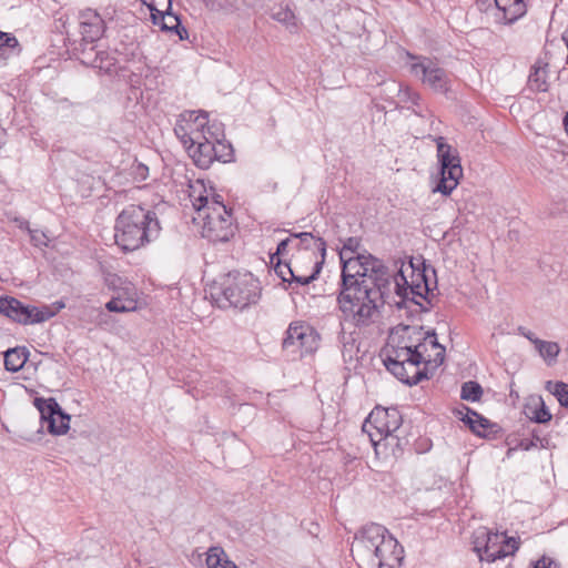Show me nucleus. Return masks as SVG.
I'll list each match as a JSON object with an SVG mask.
<instances>
[{
	"label": "nucleus",
	"instance_id": "1",
	"mask_svg": "<svg viewBox=\"0 0 568 568\" xmlns=\"http://www.w3.org/2000/svg\"><path fill=\"white\" fill-rule=\"evenodd\" d=\"M342 263L338 310L355 327H367L385 304H390L392 273L384 262L374 255L357 254Z\"/></svg>",
	"mask_w": 568,
	"mask_h": 568
},
{
	"label": "nucleus",
	"instance_id": "2",
	"mask_svg": "<svg viewBox=\"0 0 568 568\" xmlns=\"http://www.w3.org/2000/svg\"><path fill=\"white\" fill-rule=\"evenodd\" d=\"M352 552L367 568H399L404 559V548L378 524L366 525L355 535Z\"/></svg>",
	"mask_w": 568,
	"mask_h": 568
},
{
	"label": "nucleus",
	"instance_id": "3",
	"mask_svg": "<svg viewBox=\"0 0 568 568\" xmlns=\"http://www.w3.org/2000/svg\"><path fill=\"white\" fill-rule=\"evenodd\" d=\"M160 232L161 224L154 211L131 204L115 219L114 242L123 253L133 252L156 240Z\"/></svg>",
	"mask_w": 568,
	"mask_h": 568
},
{
	"label": "nucleus",
	"instance_id": "4",
	"mask_svg": "<svg viewBox=\"0 0 568 568\" xmlns=\"http://www.w3.org/2000/svg\"><path fill=\"white\" fill-rule=\"evenodd\" d=\"M210 295L220 306L244 310L260 300V282L251 273L231 272L213 283Z\"/></svg>",
	"mask_w": 568,
	"mask_h": 568
},
{
	"label": "nucleus",
	"instance_id": "5",
	"mask_svg": "<svg viewBox=\"0 0 568 568\" xmlns=\"http://www.w3.org/2000/svg\"><path fill=\"white\" fill-rule=\"evenodd\" d=\"M414 276L420 277V283H415L413 286L404 287L396 284V295L399 301H395L397 308L406 307L408 302L419 306L420 312H429L433 307L430 297L434 296V291L437 290L436 271L433 266L426 265L423 262L422 268H415L413 263L407 267Z\"/></svg>",
	"mask_w": 568,
	"mask_h": 568
},
{
	"label": "nucleus",
	"instance_id": "6",
	"mask_svg": "<svg viewBox=\"0 0 568 568\" xmlns=\"http://www.w3.org/2000/svg\"><path fill=\"white\" fill-rule=\"evenodd\" d=\"M440 179L434 191L449 195L463 178L459 153L443 136L436 139Z\"/></svg>",
	"mask_w": 568,
	"mask_h": 568
},
{
	"label": "nucleus",
	"instance_id": "7",
	"mask_svg": "<svg viewBox=\"0 0 568 568\" xmlns=\"http://www.w3.org/2000/svg\"><path fill=\"white\" fill-rule=\"evenodd\" d=\"M422 335L423 326L397 325L392 328L382 356L392 355L395 358H404L410 354H425L426 348Z\"/></svg>",
	"mask_w": 568,
	"mask_h": 568
},
{
	"label": "nucleus",
	"instance_id": "8",
	"mask_svg": "<svg viewBox=\"0 0 568 568\" xmlns=\"http://www.w3.org/2000/svg\"><path fill=\"white\" fill-rule=\"evenodd\" d=\"M0 314L20 325L40 324L55 316V312L48 305H27L9 295L0 296Z\"/></svg>",
	"mask_w": 568,
	"mask_h": 568
},
{
	"label": "nucleus",
	"instance_id": "9",
	"mask_svg": "<svg viewBox=\"0 0 568 568\" xmlns=\"http://www.w3.org/2000/svg\"><path fill=\"white\" fill-rule=\"evenodd\" d=\"M425 362V354L416 353L405 356L404 358H395L392 355L383 357L386 369L402 383L414 386L424 379H429L427 367L419 368Z\"/></svg>",
	"mask_w": 568,
	"mask_h": 568
},
{
	"label": "nucleus",
	"instance_id": "10",
	"mask_svg": "<svg viewBox=\"0 0 568 568\" xmlns=\"http://www.w3.org/2000/svg\"><path fill=\"white\" fill-rule=\"evenodd\" d=\"M416 60L410 63V73L420 79L422 82L432 89L436 93L447 94L452 89L450 74L438 65L436 61H433L426 57H413Z\"/></svg>",
	"mask_w": 568,
	"mask_h": 568
},
{
	"label": "nucleus",
	"instance_id": "11",
	"mask_svg": "<svg viewBox=\"0 0 568 568\" xmlns=\"http://www.w3.org/2000/svg\"><path fill=\"white\" fill-rule=\"evenodd\" d=\"M320 339V334L314 327L303 322H293L285 332L282 347L291 354L298 353L300 357H303L318 348Z\"/></svg>",
	"mask_w": 568,
	"mask_h": 568
},
{
	"label": "nucleus",
	"instance_id": "12",
	"mask_svg": "<svg viewBox=\"0 0 568 568\" xmlns=\"http://www.w3.org/2000/svg\"><path fill=\"white\" fill-rule=\"evenodd\" d=\"M210 141L194 140L186 146V151L194 164L202 170L209 169L215 161L230 163L234 161V149L231 143H217L215 146Z\"/></svg>",
	"mask_w": 568,
	"mask_h": 568
},
{
	"label": "nucleus",
	"instance_id": "13",
	"mask_svg": "<svg viewBox=\"0 0 568 568\" xmlns=\"http://www.w3.org/2000/svg\"><path fill=\"white\" fill-rule=\"evenodd\" d=\"M203 235L211 242L224 243L234 235L232 210L225 205L215 204L214 211L203 215Z\"/></svg>",
	"mask_w": 568,
	"mask_h": 568
},
{
	"label": "nucleus",
	"instance_id": "14",
	"mask_svg": "<svg viewBox=\"0 0 568 568\" xmlns=\"http://www.w3.org/2000/svg\"><path fill=\"white\" fill-rule=\"evenodd\" d=\"M33 405L40 412L41 420L47 423V428L50 434L63 435L69 430L70 415L63 412L53 397H36Z\"/></svg>",
	"mask_w": 568,
	"mask_h": 568
},
{
	"label": "nucleus",
	"instance_id": "15",
	"mask_svg": "<svg viewBox=\"0 0 568 568\" xmlns=\"http://www.w3.org/2000/svg\"><path fill=\"white\" fill-rule=\"evenodd\" d=\"M403 424V416L398 408L389 407V408H379L376 407L371 412L368 417L365 419L363 424V432L369 435L371 428H374L376 433L375 437H382L392 433H396L399 430Z\"/></svg>",
	"mask_w": 568,
	"mask_h": 568
},
{
	"label": "nucleus",
	"instance_id": "16",
	"mask_svg": "<svg viewBox=\"0 0 568 568\" xmlns=\"http://www.w3.org/2000/svg\"><path fill=\"white\" fill-rule=\"evenodd\" d=\"M74 30H71L78 41L95 43L105 31V22L102 17L92 9H85L78 13Z\"/></svg>",
	"mask_w": 568,
	"mask_h": 568
},
{
	"label": "nucleus",
	"instance_id": "17",
	"mask_svg": "<svg viewBox=\"0 0 568 568\" xmlns=\"http://www.w3.org/2000/svg\"><path fill=\"white\" fill-rule=\"evenodd\" d=\"M463 409L467 413L460 417V420L475 435L487 439H496L500 436L503 429L497 423L489 420L467 406H463Z\"/></svg>",
	"mask_w": 568,
	"mask_h": 568
},
{
	"label": "nucleus",
	"instance_id": "18",
	"mask_svg": "<svg viewBox=\"0 0 568 568\" xmlns=\"http://www.w3.org/2000/svg\"><path fill=\"white\" fill-rule=\"evenodd\" d=\"M71 23L63 24L69 49L82 64L94 68L99 54L97 45L87 41H78L75 34L71 31Z\"/></svg>",
	"mask_w": 568,
	"mask_h": 568
},
{
	"label": "nucleus",
	"instance_id": "19",
	"mask_svg": "<svg viewBox=\"0 0 568 568\" xmlns=\"http://www.w3.org/2000/svg\"><path fill=\"white\" fill-rule=\"evenodd\" d=\"M369 439L374 446L376 455H383L384 458H400L405 452L406 446L408 445V440L400 438L396 433H392L378 438H375L374 433H369Z\"/></svg>",
	"mask_w": 568,
	"mask_h": 568
},
{
	"label": "nucleus",
	"instance_id": "20",
	"mask_svg": "<svg viewBox=\"0 0 568 568\" xmlns=\"http://www.w3.org/2000/svg\"><path fill=\"white\" fill-rule=\"evenodd\" d=\"M209 114L205 111H197V123L195 132L199 133L197 138L202 141L213 142L215 146L217 143H230L225 140L224 124L219 121L210 122Z\"/></svg>",
	"mask_w": 568,
	"mask_h": 568
},
{
	"label": "nucleus",
	"instance_id": "21",
	"mask_svg": "<svg viewBox=\"0 0 568 568\" xmlns=\"http://www.w3.org/2000/svg\"><path fill=\"white\" fill-rule=\"evenodd\" d=\"M150 13L152 23L159 26L162 31L174 32L181 40L187 38V30L182 27L178 14L168 10L150 11Z\"/></svg>",
	"mask_w": 568,
	"mask_h": 568
},
{
	"label": "nucleus",
	"instance_id": "22",
	"mask_svg": "<svg viewBox=\"0 0 568 568\" xmlns=\"http://www.w3.org/2000/svg\"><path fill=\"white\" fill-rule=\"evenodd\" d=\"M181 118L182 119L179 120L174 126V133L186 149L189 144L194 143L195 139H199V133L195 132L197 111H187L181 114Z\"/></svg>",
	"mask_w": 568,
	"mask_h": 568
},
{
	"label": "nucleus",
	"instance_id": "23",
	"mask_svg": "<svg viewBox=\"0 0 568 568\" xmlns=\"http://www.w3.org/2000/svg\"><path fill=\"white\" fill-rule=\"evenodd\" d=\"M548 67L549 64L541 59H538L531 67L527 80L526 89L532 93L547 92L549 89L548 82Z\"/></svg>",
	"mask_w": 568,
	"mask_h": 568
},
{
	"label": "nucleus",
	"instance_id": "24",
	"mask_svg": "<svg viewBox=\"0 0 568 568\" xmlns=\"http://www.w3.org/2000/svg\"><path fill=\"white\" fill-rule=\"evenodd\" d=\"M493 2L501 12V17L499 19L505 23H513L517 21L527 11V6L524 0H493Z\"/></svg>",
	"mask_w": 568,
	"mask_h": 568
},
{
	"label": "nucleus",
	"instance_id": "25",
	"mask_svg": "<svg viewBox=\"0 0 568 568\" xmlns=\"http://www.w3.org/2000/svg\"><path fill=\"white\" fill-rule=\"evenodd\" d=\"M326 247H327L326 241L323 237H318L316 240V251L320 253L321 260L316 261L314 263L313 272L308 276L295 275L293 272L290 277V283H296V284L304 286V285H308L310 283L314 282L318 277V275L323 268V265L325 263Z\"/></svg>",
	"mask_w": 568,
	"mask_h": 568
},
{
	"label": "nucleus",
	"instance_id": "26",
	"mask_svg": "<svg viewBox=\"0 0 568 568\" xmlns=\"http://www.w3.org/2000/svg\"><path fill=\"white\" fill-rule=\"evenodd\" d=\"M474 550L477 552L479 559L487 562H494L497 559H500L501 550L490 551L487 548V544H489V538L487 539V528H479L474 534Z\"/></svg>",
	"mask_w": 568,
	"mask_h": 568
},
{
	"label": "nucleus",
	"instance_id": "27",
	"mask_svg": "<svg viewBox=\"0 0 568 568\" xmlns=\"http://www.w3.org/2000/svg\"><path fill=\"white\" fill-rule=\"evenodd\" d=\"M342 315H344L342 313ZM345 316L339 320V331L337 335V343L341 347V353L345 362L352 361L357 352L355 332L347 333L344 327Z\"/></svg>",
	"mask_w": 568,
	"mask_h": 568
},
{
	"label": "nucleus",
	"instance_id": "28",
	"mask_svg": "<svg viewBox=\"0 0 568 568\" xmlns=\"http://www.w3.org/2000/svg\"><path fill=\"white\" fill-rule=\"evenodd\" d=\"M29 357L27 347L9 348L4 353V368L8 372L17 373L23 368Z\"/></svg>",
	"mask_w": 568,
	"mask_h": 568
},
{
	"label": "nucleus",
	"instance_id": "29",
	"mask_svg": "<svg viewBox=\"0 0 568 568\" xmlns=\"http://www.w3.org/2000/svg\"><path fill=\"white\" fill-rule=\"evenodd\" d=\"M392 91H397L398 97L404 102H410L413 108L412 111L419 116H423L424 108L422 105V98L418 92L414 91L409 87H403L400 83L392 82Z\"/></svg>",
	"mask_w": 568,
	"mask_h": 568
},
{
	"label": "nucleus",
	"instance_id": "30",
	"mask_svg": "<svg viewBox=\"0 0 568 568\" xmlns=\"http://www.w3.org/2000/svg\"><path fill=\"white\" fill-rule=\"evenodd\" d=\"M190 197L193 207L199 216L203 219V215L209 212V197L204 194L206 192L205 186L197 181L195 185H190Z\"/></svg>",
	"mask_w": 568,
	"mask_h": 568
},
{
	"label": "nucleus",
	"instance_id": "31",
	"mask_svg": "<svg viewBox=\"0 0 568 568\" xmlns=\"http://www.w3.org/2000/svg\"><path fill=\"white\" fill-rule=\"evenodd\" d=\"M528 418L537 424H547L551 420L552 415L546 406L544 399L538 397L535 405H528L526 407Z\"/></svg>",
	"mask_w": 568,
	"mask_h": 568
},
{
	"label": "nucleus",
	"instance_id": "32",
	"mask_svg": "<svg viewBox=\"0 0 568 568\" xmlns=\"http://www.w3.org/2000/svg\"><path fill=\"white\" fill-rule=\"evenodd\" d=\"M20 51L18 39L12 33L0 30V60L4 61L13 54H19Z\"/></svg>",
	"mask_w": 568,
	"mask_h": 568
},
{
	"label": "nucleus",
	"instance_id": "33",
	"mask_svg": "<svg viewBox=\"0 0 568 568\" xmlns=\"http://www.w3.org/2000/svg\"><path fill=\"white\" fill-rule=\"evenodd\" d=\"M207 568H239L233 561L226 558L221 547H211L206 556Z\"/></svg>",
	"mask_w": 568,
	"mask_h": 568
},
{
	"label": "nucleus",
	"instance_id": "34",
	"mask_svg": "<svg viewBox=\"0 0 568 568\" xmlns=\"http://www.w3.org/2000/svg\"><path fill=\"white\" fill-rule=\"evenodd\" d=\"M535 347L548 365L556 363L560 347L556 342L536 341Z\"/></svg>",
	"mask_w": 568,
	"mask_h": 568
},
{
	"label": "nucleus",
	"instance_id": "35",
	"mask_svg": "<svg viewBox=\"0 0 568 568\" xmlns=\"http://www.w3.org/2000/svg\"><path fill=\"white\" fill-rule=\"evenodd\" d=\"M105 308L112 313H128L136 308V301L132 297L123 298L119 294L105 304Z\"/></svg>",
	"mask_w": 568,
	"mask_h": 568
},
{
	"label": "nucleus",
	"instance_id": "36",
	"mask_svg": "<svg viewBox=\"0 0 568 568\" xmlns=\"http://www.w3.org/2000/svg\"><path fill=\"white\" fill-rule=\"evenodd\" d=\"M545 388L558 399L560 406L568 409V384L560 381H548Z\"/></svg>",
	"mask_w": 568,
	"mask_h": 568
},
{
	"label": "nucleus",
	"instance_id": "37",
	"mask_svg": "<svg viewBox=\"0 0 568 568\" xmlns=\"http://www.w3.org/2000/svg\"><path fill=\"white\" fill-rule=\"evenodd\" d=\"M483 396V387L478 382L468 381L462 385L460 398L468 402H478Z\"/></svg>",
	"mask_w": 568,
	"mask_h": 568
},
{
	"label": "nucleus",
	"instance_id": "38",
	"mask_svg": "<svg viewBox=\"0 0 568 568\" xmlns=\"http://www.w3.org/2000/svg\"><path fill=\"white\" fill-rule=\"evenodd\" d=\"M116 58L114 54L108 51H99L94 68L103 71L104 73L111 74L115 72Z\"/></svg>",
	"mask_w": 568,
	"mask_h": 568
},
{
	"label": "nucleus",
	"instance_id": "39",
	"mask_svg": "<svg viewBox=\"0 0 568 568\" xmlns=\"http://www.w3.org/2000/svg\"><path fill=\"white\" fill-rule=\"evenodd\" d=\"M489 538V544H487V548H489L490 551L501 550L500 559L505 558L507 556V550L505 549V546L501 545V539L504 538V532H494L489 529H487V539Z\"/></svg>",
	"mask_w": 568,
	"mask_h": 568
},
{
	"label": "nucleus",
	"instance_id": "40",
	"mask_svg": "<svg viewBox=\"0 0 568 568\" xmlns=\"http://www.w3.org/2000/svg\"><path fill=\"white\" fill-rule=\"evenodd\" d=\"M410 273H413L410 271ZM415 283H420V277H417V276H414V274H412V280L410 281H407L406 276H405V271L402 268L398 270V272L394 275L392 274V285L394 284V290L396 291V284H398L399 286L402 284H404L403 286L404 287H408V286H413Z\"/></svg>",
	"mask_w": 568,
	"mask_h": 568
},
{
	"label": "nucleus",
	"instance_id": "41",
	"mask_svg": "<svg viewBox=\"0 0 568 568\" xmlns=\"http://www.w3.org/2000/svg\"><path fill=\"white\" fill-rule=\"evenodd\" d=\"M150 11L168 10L172 11V0H141Z\"/></svg>",
	"mask_w": 568,
	"mask_h": 568
},
{
	"label": "nucleus",
	"instance_id": "42",
	"mask_svg": "<svg viewBox=\"0 0 568 568\" xmlns=\"http://www.w3.org/2000/svg\"><path fill=\"white\" fill-rule=\"evenodd\" d=\"M274 271L277 274V276L282 278L283 282L290 283V278L287 276L288 275L291 276L293 273V270L291 268L290 263L282 262L281 258H277Z\"/></svg>",
	"mask_w": 568,
	"mask_h": 568
},
{
	"label": "nucleus",
	"instance_id": "43",
	"mask_svg": "<svg viewBox=\"0 0 568 568\" xmlns=\"http://www.w3.org/2000/svg\"><path fill=\"white\" fill-rule=\"evenodd\" d=\"M131 175L135 181L142 182L149 176V168L141 162H136L131 166Z\"/></svg>",
	"mask_w": 568,
	"mask_h": 568
},
{
	"label": "nucleus",
	"instance_id": "44",
	"mask_svg": "<svg viewBox=\"0 0 568 568\" xmlns=\"http://www.w3.org/2000/svg\"><path fill=\"white\" fill-rule=\"evenodd\" d=\"M445 353H446V348L440 347V349L437 351V353L435 354V356L433 358L425 357L424 364H425V367H427V372L429 371V368L436 369L444 363Z\"/></svg>",
	"mask_w": 568,
	"mask_h": 568
},
{
	"label": "nucleus",
	"instance_id": "45",
	"mask_svg": "<svg viewBox=\"0 0 568 568\" xmlns=\"http://www.w3.org/2000/svg\"><path fill=\"white\" fill-rule=\"evenodd\" d=\"M422 338H423V343H425V348L427 349L426 345L427 343L435 349L439 351L440 347H444L437 339V334L435 332V329H429V331H426L424 332L423 331V335H422Z\"/></svg>",
	"mask_w": 568,
	"mask_h": 568
},
{
	"label": "nucleus",
	"instance_id": "46",
	"mask_svg": "<svg viewBox=\"0 0 568 568\" xmlns=\"http://www.w3.org/2000/svg\"><path fill=\"white\" fill-rule=\"evenodd\" d=\"M359 245H361V240L358 237H354V236L347 237L344 241L343 248L339 251V253H344L345 257H348L347 252H349L352 254L356 253Z\"/></svg>",
	"mask_w": 568,
	"mask_h": 568
},
{
	"label": "nucleus",
	"instance_id": "47",
	"mask_svg": "<svg viewBox=\"0 0 568 568\" xmlns=\"http://www.w3.org/2000/svg\"><path fill=\"white\" fill-rule=\"evenodd\" d=\"M433 446L432 439L428 437H419L414 443V450L417 454H424L430 450Z\"/></svg>",
	"mask_w": 568,
	"mask_h": 568
},
{
	"label": "nucleus",
	"instance_id": "48",
	"mask_svg": "<svg viewBox=\"0 0 568 568\" xmlns=\"http://www.w3.org/2000/svg\"><path fill=\"white\" fill-rule=\"evenodd\" d=\"M501 545L505 546L507 556L515 554V551H517L519 548V541L516 538L507 537L505 534L504 538L501 539Z\"/></svg>",
	"mask_w": 568,
	"mask_h": 568
},
{
	"label": "nucleus",
	"instance_id": "49",
	"mask_svg": "<svg viewBox=\"0 0 568 568\" xmlns=\"http://www.w3.org/2000/svg\"><path fill=\"white\" fill-rule=\"evenodd\" d=\"M532 568H560V567L551 558L544 556L535 562Z\"/></svg>",
	"mask_w": 568,
	"mask_h": 568
},
{
	"label": "nucleus",
	"instance_id": "50",
	"mask_svg": "<svg viewBox=\"0 0 568 568\" xmlns=\"http://www.w3.org/2000/svg\"><path fill=\"white\" fill-rule=\"evenodd\" d=\"M290 237L291 240L292 239H298L300 241L301 240H314V247L316 248V240L320 237V236H316L314 235L313 233L311 232H290Z\"/></svg>",
	"mask_w": 568,
	"mask_h": 568
},
{
	"label": "nucleus",
	"instance_id": "51",
	"mask_svg": "<svg viewBox=\"0 0 568 568\" xmlns=\"http://www.w3.org/2000/svg\"><path fill=\"white\" fill-rule=\"evenodd\" d=\"M290 243H291V237H287V239L282 240L277 244V247H276V251H275L276 260L281 258L282 255H285L287 253Z\"/></svg>",
	"mask_w": 568,
	"mask_h": 568
},
{
	"label": "nucleus",
	"instance_id": "52",
	"mask_svg": "<svg viewBox=\"0 0 568 568\" xmlns=\"http://www.w3.org/2000/svg\"><path fill=\"white\" fill-rule=\"evenodd\" d=\"M106 284L112 290H116L119 285H121L123 282H122V278L120 276H118L116 274H110L108 277H106Z\"/></svg>",
	"mask_w": 568,
	"mask_h": 568
},
{
	"label": "nucleus",
	"instance_id": "53",
	"mask_svg": "<svg viewBox=\"0 0 568 568\" xmlns=\"http://www.w3.org/2000/svg\"><path fill=\"white\" fill-rule=\"evenodd\" d=\"M519 332L523 336H525L527 339H529L534 345H535L536 341H541L540 338L536 337L531 331H526V328H524V327H519Z\"/></svg>",
	"mask_w": 568,
	"mask_h": 568
},
{
	"label": "nucleus",
	"instance_id": "54",
	"mask_svg": "<svg viewBox=\"0 0 568 568\" xmlns=\"http://www.w3.org/2000/svg\"><path fill=\"white\" fill-rule=\"evenodd\" d=\"M215 204L224 205L223 201L221 200V195H215L211 202L209 201V212L214 211Z\"/></svg>",
	"mask_w": 568,
	"mask_h": 568
},
{
	"label": "nucleus",
	"instance_id": "55",
	"mask_svg": "<svg viewBox=\"0 0 568 568\" xmlns=\"http://www.w3.org/2000/svg\"><path fill=\"white\" fill-rule=\"evenodd\" d=\"M536 446H537V444L534 440L523 439L519 443V447L524 450H529Z\"/></svg>",
	"mask_w": 568,
	"mask_h": 568
},
{
	"label": "nucleus",
	"instance_id": "56",
	"mask_svg": "<svg viewBox=\"0 0 568 568\" xmlns=\"http://www.w3.org/2000/svg\"><path fill=\"white\" fill-rule=\"evenodd\" d=\"M313 240H301L297 244H296V248L297 250H311L312 248V245H311V242Z\"/></svg>",
	"mask_w": 568,
	"mask_h": 568
},
{
	"label": "nucleus",
	"instance_id": "57",
	"mask_svg": "<svg viewBox=\"0 0 568 568\" xmlns=\"http://www.w3.org/2000/svg\"><path fill=\"white\" fill-rule=\"evenodd\" d=\"M493 0H477V6L480 11H486L491 6Z\"/></svg>",
	"mask_w": 568,
	"mask_h": 568
},
{
	"label": "nucleus",
	"instance_id": "58",
	"mask_svg": "<svg viewBox=\"0 0 568 568\" xmlns=\"http://www.w3.org/2000/svg\"><path fill=\"white\" fill-rule=\"evenodd\" d=\"M53 305L55 306V310L51 308V311L55 312V314L65 306V304L62 301H58Z\"/></svg>",
	"mask_w": 568,
	"mask_h": 568
},
{
	"label": "nucleus",
	"instance_id": "59",
	"mask_svg": "<svg viewBox=\"0 0 568 568\" xmlns=\"http://www.w3.org/2000/svg\"><path fill=\"white\" fill-rule=\"evenodd\" d=\"M531 437H532L531 440H534L535 443H537V442L541 443V438L539 437L538 432L536 429H532Z\"/></svg>",
	"mask_w": 568,
	"mask_h": 568
},
{
	"label": "nucleus",
	"instance_id": "60",
	"mask_svg": "<svg viewBox=\"0 0 568 568\" xmlns=\"http://www.w3.org/2000/svg\"><path fill=\"white\" fill-rule=\"evenodd\" d=\"M6 132L2 128H0V146L3 144Z\"/></svg>",
	"mask_w": 568,
	"mask_h": 568
},
{
	"label": "nucleus",
	"instance_id": "61",
	"mask_svg": "<svg viewBox=\"0 0 568 568\" xmlns=\"http://www.w3.org/2000/svg\"><path fill=\"white\" fill-rule=\"evenodd\" d=\"M564 126H565V130H566V132L568 134V113L564 118Z\"/></svg>",
	"mask_w": 568,
	"mask_h": 568
},
{
	"label": "nucleus",
	"instance_id": "62",
	"mask_svg": "<svg viewBox=\"0 0 568 568\" xmlns=\"http://www.w3.org/2000/svg\"><path fill=\"white\" fill-rule=\"evenodd\" d=\"M270 261H271V263L275 266V264H276V256H275V252L270 254Z\"/></svg>",
	"mask_w": 568,
	"mask_h": 568
},
{
	"label": "nucleus",
	"instance_id": "63",
	"mask_svg": "<svg viewBox=\"0 0 568 568\" xmlns=\"http://www.w3.org/2000/svg\"><path fill=\"white\" fill-rule=\"evenodd\" d=\"M165 21H166V23H169V24H173V23H174V22H173V20H165Z\"/></svg>",
	"mask_w": 568,
	"mask_h": 568
},
{
	"label": "nucleus",
	"instance_id": "64",
	"mask_svg": "<svg viewBox=\"0 0 568 568\" xmlns=\"http://www.w3.org/2000/svg\"><path fill=\"white\" fill-rule=\"evenodd\" d=\"M124 291H125V294H128V293H129V291H130V288H129V287H125V288H124Z\"/></svg>",
	"mask_w": 568,
	"mask_h": 568
}]
</instances>
